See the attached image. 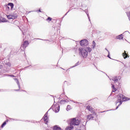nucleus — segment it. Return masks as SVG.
<instances>
[{
  "label": "nucleus",
  "instance_id": "nucleus-9",
  "mask_svg": "<svg viewBox=\"0 0 130 130\" xmlns=\"http://www.w3.org/2000/svg\"><path fill=\"white\" fill-rule=\"evenodd\" d=\"M112 81H114L115 83H117V82H118V81H119L120 79H118V78H117V77H112Z\"/></svg>",
  "mask_w": 130,
  "mask_h": 130
},
{
  "label": "nucleus",
  "instance_id": "nucleus-22",
  "mask_svg": "<svg viewBox=\"0 0 130 130\" xmlns=\"http://www.w3.org/2000/svg\"><path fill=\"white\" fill-rule=\"evenodd\" d=\"M90 119H91V114L88 115L87 117V120L89 121Z\"/></svg>",
  "mask_w": 130,
  "mask_h": 130
},
{
  "label": "nucleus",
  "instance_id": "nucleus-41",
  "mask_svg": "<svg viewBox=\"0 0 130 130\" xmlns=\"http://www.w3.org/2000/svg\"><path fill=\"white\" fill-rule=\"evenodd\" d=\"M67 14H68V12L65 14V16H67Z\"/></svg>",
  "mask_w": 130,
  "mask_h": 130
},
{
  "label": "nucleus",
  "instance_id": "nucleus-2",
  "mask_svg": "<svg viewBox=\"0 0 130 130\" xmlns=\"http://www.w3.org/2000/svg\"><path fill=\"white\" fill-rule=\"evenodd\" d=\"M68 123L73 126H74V125H79L80 120L77 119L76 118H73L68 120Z\"/></svg>",
  "mask_w": 130,
  "mask_h": 130
},
{
  "label": "nucleus",
  "instance_id": "nucleus-26",
  "mask_svg": "<svg viewBox=\"0 0 130 130\" xmlns=\"http://www.w3.org/2000/svg\"><path fill=\"white\" fill-rule=\"evenodd\" d=\"M127 16L129 19V21H130V13L129 12H127L126 13Z\"/></svg>",
  "mask_w": 130,
  "mask_h": 130
},
{
  "label": "nucleus",
  "instance_id": "nucleus-7",
  "mask_svg": "<svg viewBox=\"0 0 130 130\" xmlns=\"http://www.w3.org/2000/svg\"><path fill=\"white\" fill-rule=\"evenodd\" d=\"M29 45V43L27 41H25L23 43V44L21 45V47H22L24 49L27 47Z\"/></svg>",
  "mask_w": 130,
  "mask_h": 130
},
{
  "label": "nucleus",
  "instance_id": "nucleus-19",
  "mask_svg": "<svg viewBox=\"0 0 130 130\" xmlns=\"http://www.w3.org/2000/svg\"><path fill=\"white\" fill-rule=\"evenodd\" d=\"M71 109H72V108L71 107V105H68L67 106V108H66V110H67V111H69V110H71Z\"/></svg>",
  "mask_w": 130,
  "mask_h": 130
},
{
  "label": "nucleus",
  "instance_id": "nucleus-43",
  "mask_svg": "<svg viewBox=\"0 0 130 130\" xmlns=\"http://www.w3.org/2000/svg\"><path fill=\"white\" fill-rule=\"evenodd\" d=\"M27 68H29V67H26V68H25V69H27Z\"/></svg>",
  "mask_w": 130,
  "mask_h": 130
},
{
  "label": "nucleus",
  "instance_id": "nucleus-20",
  "mask_svg": "<svg viewBox=\"0 0 130 130\" xmlns=\"http://www.w3.org/2000/svg\"><path fill=\"white\" fill-rule=\"evenodd\" d=\"M0 22H2V23H5V22H7V19H6V18H3L2 19V20L0 19Z\"/></svg>",
  "mask_w": 130,
  "mask_h": 130
},
{
  "label": "nucleus",
  "instance_id": "nucleus-34",
  "mask_svg": "<svg viewBox=\"0 0 130 130\" xmlns=\"http://www.w3.org/2000/svg\"><path fill=\"white\" fill-rule=\"evenodd\" d=\"M9 9H10V7H9V6H7V10H9Z\"/></svg>",
  "mask_w": 130,
  "mask_h": 130
},
{
  "label": "nucleus",
  "instance_id": "nucleus-17",
  "mask_svg": "<svg viewBox=\"0 0 130 130\" xmlns=\"http://www.w3.org/2000/svg\"><path fill=\"white\" fill-rule=\"evenodd\" d=\"M112 85V92H115V91H116V88H115V86H114V85L113 84H111Z\"/></svg>",
  "mask_w": 130,
  "mask_h": 130
},
{
  "label": "nucleus",
  "instance_id": "nucleus-35",
  "mask_svg": "<svg viewBox=\"0 0 130 130\" xmlns=\"http://www.w3.org/2000/svg\"><path fill=\"white\" fill-rule=\"evenodd\" d=\"M2 68H3V66H0V71L2 69Z\"/></svg>",
  "mask_w": 130,
  "mask_h": 130
},
{
  "label": "nucleus",
  "instance_id": "nucleus-46",
  "mask_svg": "<svg viewBox=\"0 0 130 130\" xmlns=\"http://www.w3.org/2000/svg\"><path fill=\"white\" fill-rule=\"evenodd\" d=\"M62 70H64V69H62V68H61Z\"/></svg>",
  "mask_w": 130,
  "mask_h": 130
},
{
  "label": "nucleus",
  "instance_id": "nucleus-21",
  "mask_svg": "<svg viewBox=\"0 0 130 130\" xmlns=\"http://www.w3.org/2000/svg\"><path fill=\"white\" fill-rule=\"evenodd\" d=\"M93 48H95L96 47V43L95 42V41H92V45Z\"/></svg>",
  "mask_w": 130,
  "mask_h": 130
},
{
  "label": "nucleus",
  "instance_id": "nucleus-16",
  "mask_svg": "<svg viewBox=\"0 0 130 130\" xmlns=\"http://www.w3.org/2000/svg\"><path fill=\"white\" fill-rule=\"evenodd\" d=\"M117 39H123V37H122V34L120 35L119 36H118V37H117L116 38Z\"/></svg>",
  "mask_w": 130,
  "mask_h": 130
},
{
  "label": "nucleus",
  "instance_id": "nucleus-39",
  "mask_svg": "<svg viewBox=\"0 0 130 130\" xmlns=\"http://www.w3.org/2000/svg\"><path fill=\"white\" fill-rule=\"evenodd\" d=\"M103 112H105V111L101 112V113H103Z\"/></svg>",
  "mask_w": 130,
  "mask_h": 130
},
{
  "label": "nucleus",
  "instance_id": "nucleus-28",
  "mask_svg": "<svg viewBox=\"0 0 130 130\" xmlns=\"http://www.w3.org/2000/svg\"><path fill=\"white\" fill-rule=\"evenodd\" d=\"M60 102V103H63L64 102H67V101L66 100H61Z\"/></svg>",
  "mask_w": 130,
  "mask_h": 130
},
{
  "label": "nucleus",
  "instance_id": "nucleus-25",
  "mask_svg": "<svg viewBox=\"0 0 130 130\" xmlns=\"http://www.w3.org/2000/svg\"><path fill=\"white\" fill-rule=\"evenodd\" d=\"M91 113L93 114L94 115H96V112H95V110H94V109H92V110H91Z\"/></svg>",
  "mask_w": 130,
  "mask_h": 130
},
{
  "label": "nucleus",
  "instance_id": "nucleus-32",
  "mask_svg": "<svg viewBox=\"0 0 130 130\" xmlns=\"http://www.w3.org/2000/svg\"><path fill=\"white\" fill-rule=\"evenodd\" d=\"M37 12H40V13H42V11L40 9H39Z\"/></svg>",
  "mask_w": 130,
  "mask_h": 130
},
{
  "label": "nucleus",
  "instance_id": "nucleus-1",
  "mask_svg": "<svg viewBox=\"0 0 130 130\" xmlns=\"http://www.w3.org/2000/svg\"><path fill=\"white\" fill-rule=\"evenodd\" d=\"M79 55L82 57H83V58H86L88 56V51H87V50H85V48H79Z\"/></svg>",
  "mask_w": 130,
  "mask_h": 130
},
{
  "label": "nucleus",
  "instance_id": "nucleus-30",
  "mask_svg": "<svg viewBox=\"0 0 130 130\" xmlns=\"http://www.w3.org/2000/svg\"><path fill=\"white\" fill-rule=\"evenodd\" d=\"M48 21H51V20H52V18H51V17H48L47 19Z\"/></svg>",
  "mask_w": 130,
  "mask_h": 130
},
{
  "label": "nucleus",
  "instance_id": "nucleus-36",
  "mask_svg": "<svg viewBox=\"0 0 130 130\" xmlns=\"http://www.w3.org/2000/svg\"><path fill=\"white\" fill-rule=\"evenodd\" d=\"M10 77H15L14 75H9Z\"/></svg>",
  "mask_w": 130,
  "mask_h": 130
},
{
  "label": "nucleus",
  "instance_id": "nucleus-27",
  "mask_svg": "<svg viewBox=\"0 0 130 130\" xmlns=\"http://www.w3.org/2000/svg\"><path fill=\"white\" fill-rule=\"evenodd\" d=\"M86 14H87V16L88 17V20H89V22H91V20L90 19V16H89V13H88L87 12H86Z\"/></svg>",
  "mask_w": 130,
  "mask_h": 130
},
{
  "label": "nucleus",
  "instance_id": "nucleus-31",
  "mask_svg": "<svg viewBox=\"0 0 130 130\" xmlns=\"http://www.w3.org/2000/svg\"><path fill=\"white\" fill-rule=\"evenodd\" d=\"M108 53H109V54L108 55L107 57H109V58L111 59V58L110 57V55H109V52Z\"/></svg>",
  "mask_w": 130,
  "mask_h": 130
},
{
  "label": "nucleus",
  "instance_id": "nucleus-6",
  "mask_svg": "<svg viewBox=\"0 0 130 130\" xmlns=\"http://www.w3.org/2000/svg\"><path fill=\"white\" fill-rule=\"evenodd\" d=\"M7 17L9 20H15V19H17V15H14L13 14L7 15Z\"/></svg>",
  "mask_w": 130,
  "mask_h": 130
},
{
  "label": "nucleus",
  "instance_id": "nucleus-18",
  "mask_svg": "<svg viewBox=\"0 0 130 130\" xmlns=\"http://www.w3.org/2000/svg\"><path fill=\"white\" fill-rule=\"evenodd\" d=\"M8 6H10L11 9H14V4L12 3H8Z\"/></svg>",
  "mask_w": 130,
  "mask_h": 130
},
{
  "label": "nucleus",
  "instance_id": "nucleus-38",
  "mask_svg": "<svg viewBox=\"0 0 130 130\" xmlns=\"http://www.w3.org/2000/svg\"><path fill=\"white\" fill-rule=\"evenodd\" d=\"M106 50H107L108 52L109 53V51H108V50H107V49L106 48Z\"/></svg>",
  "mask_w": 130,
  "mask_h": 130
},
{
  "label": "nucleus",
  "instance_id": "nucleus-5",
  "mask_svg": "<svg viewBox=\"0 0 130 130\" xmlns=\"http://www.w3.org/2000/svg\"><path fill=\"white\" fill-rule=\"evenodd\" d=\"M80 44L81 46H82L83 47L85 46H87L88 44H89V42H88V40H82L80 41Z\"/></svg>",
  "mask_w": 130,
  "mask_h": 130
},
{
  "label": "nucleus",
  "instance_id": "nucleus-23",
  "mask_svg": "<svg viewBox=\"0 0 130 130\" xmlns=\"http://www.w3.org/2000/svg\"><path fill=\"white\" fill-rule=\"evenodd\" d=\"M79 64H80V62L78 61L76 63H75V66H72L71 69L73 68H75V67H77V66H79Z\"/></svg>",
  "mask_w": 130,
  "mask_h": 130
},
{
  "label": "nucleus",
  "instance_id": "nucleus-42",
  "mask_svg": "<svg viewBox=\"0 0 130 130\" xmlns=\"http://www.w3.org/2000/svg\"><path fill=\"white\" fill-rule=\"evenodd\" d=\"M41 40H44V41H45V40H42V39H41Z\"/></svg>",
  "mask_w": 130,
  "mask_h": 130
},
{
  "label": "nucleus",
  "instance_id": "nucleus-11",
  "mask_svg": "<svg viewBox=\"0 0 130 130\" xmlns=\"http://www.w3.org/2000/svg\"><path fill=\"white\" fill-rule=\"evenodd\" d=\"M74 128V126H72V125H70V126H68L66 127V130H72Z\"/></svg>",
  "mask_w": 130,
  "mask_h": 130
},
{
  "label": "nucleus",
  "instance_id": "nucleus-8",
  "mask_svg": "<svg viewBox=\"0 0 130 130\" xmlns=\"http://www.w3.org/2000/svg\"><path fill=\"white\" fill-rule=\"evenodd\" d=\"M48 114V112H47L43 117L44 121H45V122H48V120H47V118H48L47 115Z\"/></svg>",
  "mask_w": 130,
  "mask_h": 130
},
{
  "label": "nucleus",
  "instance_id": "nucleus-15",
  "mask_svg": "<svg viewBox=\"0 0 130 130\" xmlns=\"http://www.w3.org/2000/svg\"><path fill=\"white\" fill-rule=\"evenodd\" d=\"M85 49L86 50V51H88V52H91V51H92V49L89 47L85 48Z\"/></svg>",
  "mask_w": 130,
  "mask_h": 130
},
{
  "label": "nucleus",
  "instance_id": "nucleus-14",
  "mask_svg": "<svg viewBox=\"0 0 130 130\" xmlns=\"http://www.w3.org/2000/svg\"><path fill=\"white\" fill-rule=\"evenodd\" d=\"M53 130H61V128L60 127H57V125H55L53 128Z\"/></svg>",
  "mask_w": 130,
  "mask_h": 130
},
{
  "label": "nucleus",
  "instance_id": "nucleus-3",
  "mask_svg": "<svg viewBox=\"0 0 130 130\" xmlns=\"http://www.w3.org/2000/svg\"><path fill=\"white\" fill-rule=\"evenodd\" d=\"M118 100L116 102V104H117V103H119L120 102V100H121V98L122 99L123 101H128V100H130V99H128V98L125 97L123 94H120L119 95H117Z\"/></svg>",
  "mask_w": 130,
  "mask_h": 130
},
{
  "label": "nucleus",
  "instance_id": "nucleus-12",
  "mask_svg": "<svg viewBox=\"0 0 130 130\" xmlns=\"http://www.w3.org/2000/svg\"><path fill=\"white\" fill-rule=\"evenodd\" d=\"M15 82H16L19 89H21V86L20 85V82H19V80H18V79H15Z\"/></svg>",
  "mask_w": 130,
  "mask_h": 130
},
{
  "label": "nucleus",
  "instance_id": "nucleus-4",
  "mask_svg": "<svg viewBox=\"0 0 130 130\" xmlns=\"http://www.w3.org/2000/svg\"><path fill=\"white\" fill-rule=\"evenodd\" d=\"M50 109H53V111L57 113L59 111V105H58V104H56L55 105H54L53 106H52V107L50 108Z\"/></svg>",
  "mask_w": 130,
  "mask_h": 130
},
{
  "label": "nucleus",
  "instance_id": "nucleus-40",
  "mask_svg": "<svg viewBox=\"0 0 130 130\" xmlns=\"http://www.w3.org/2000/svg\"><path fill=\"white\" fill-rule=\"evenodd\" d=\"M20 89H17V90H16V91H19Z\"/></svg>",
  "mask_w": 130,
  "mask_h": 130
},
{
  "label": "nucleus",
  "instance_id": "nucleus-44",
  "mask_svg": "<svg viewBox=\"0 0 130 130\" xmlns=\"http://www.w3.org/2000/svg\"><path fill=\"white\" fill-rule=\"evenodd\" d=\"M9 67H11V64L9 65Z\"/></svg>",
  "mask_w": 130,
  "mask_h": 130
},
{
  "label": "nucleus",
  "instance_id": "nucleus-29",
  "mask_svg": "<svg viewBox=\"0 0 130 130\" xmlns=\"http://www.w3.org/2000/svg\"><path fill=\"white\" fill-rule=\"evenodd\" d=\"M119 103V104L118 105V106H120V105H121V104H122V101H121V100Z\"/></svg>",
  "mask_w": 130,
  "mask_h": 130
},
{
  "label": "nucleus",
  "instance_id": "nucleus-45",
  "mask_svg": "<svg viewBox=\"0 0 130 130\" xmlns=\"http://www.w3.org/2000/svg\"><path fill=\"white\" fill-rule=\"evenodd\" d=\"M76 103L79 104V103H78V102H76Z\"/></svg>",
  "mask_w": 130,
  "mask_h": 130
},
{
  "label": "nucleus",
  "instance_id": "nucleus-10",
  "mask_svg": "<svg viewBox=\"0 0 130 130\" xmlns=\"http://www.w3.org/2000/svg\"><path fill=\"white\" fill-rule=\"evenodd\" d=\"M122 55L123 57V58H124V59H125V58H127V56H128V55L126 53V52H125V51H124V52H123L122 54Z\"/></svg>",
  "mask_w": 130,
  "mask_h": 130
},
{
  "label": "nucleus",
  "instance_id": "nucleus-33",
  "mask_svg": "<svg viewBox=\"0 0 130 130\" xmlns=\"http://www.w3.org/2000/svg\"><path fill=\"white\" fill-rule=\"evenodd\" d=\"M93 118H94V116L91 114V119H93Z\"/></svg>",
  "mask_w": 130,
  "mask_h": 130
},
{
  "label": "nucleus",
  "instance_id": "nucleus-13",
  "mask_svg": "<svg viewBox=\"0 0 130 130\" xmlns=\"http://www.w3.org/2000/svg\"><path fill=\"white\" fill-rule=\"evenodd\" d=\"M86 108H87V109H88V110L89 111H90V112H92V110H93V108L91 107V106H87L86 107Z\"/></svg>",
  "mask_w": 130,
  "mask_h": 130
},
{
  "label": "nucleus",
  "instance_id": "nucleus-24",
  "mask_svg": "<svg viewBox=\"0 0 130 130\" xmlns=\"http://www.w3.org/2000/svg\"><path fill=\"white\" fill-rule=\"evenodd\" d=\"M6 124H7V122L5 121L2 124L1 127H2V128L4 127V126H5V125H6Z\"/></svg>",
  "mask_w": 130,
  "mask_h": 130
},
{
  "label": "nucleus",
  "instance_id": "nucleus-37",
  "mask_svg": "<svg viewBox=\"0 0 130 130\" xmlns=\"http://www.w3.org/2000/svg\"><path fill=\"white\" fill-rule=\"evenodd\" d=\"M119 107V106H118H118H117L116 109H118Z\"/></svg>",
  "mask_w": 130,
  "mask_h": 130
}]
</instances>
